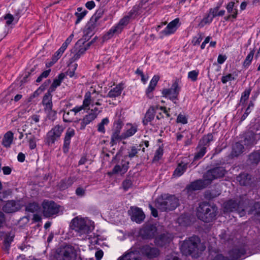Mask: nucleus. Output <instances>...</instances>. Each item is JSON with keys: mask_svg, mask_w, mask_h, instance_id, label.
I'll return each instance as SVG.
<instances>
[{"mask_svg": "<svg viewBox=\"0 0 260 260\" xmlns=\"http://www.w3.org/2000/svg\"><path fill=\"white\" fill-rule=\"evenodd\" d=\"M223 207L224 212H237L240 217L245 215L246 210H247L249 214L260 216V203L254 202L243 197L228 201L224 203Z\"/></svg>", "mask_w": 260, "mask_h": 260, "instance_id": "obj_1", "label": "nucleus"}, {"mask_svg": "<svg viewBox=\"0 0 260 260\" xmlns=\"http://www.w3.org/2000/svg\"><path fill=\"white\" fill-rule=\"evenodd\" d=\"M180 249L183 254L192 255V256L196 257L205 249V247L201 244L198 237L192 236L183 241Z\"/></svg>", "mask_w": 260, "mask_h": 260, "instance_id": "obj_2", "label": "nucleus"}, {"mask_svg": "<svg viewBox=\"0 0 260 260\" xmlns=\"http://www.w3.org/2000/svg\"><path fill=\"white\" fill-rule=\"evenodd\" d=\"M70 227L80 236L90 233L94 229L93 222L87 218L80 216H77L72 220Z\"/></svg>", "mask_w": 260, "mask_h": 260, "instance_id": "obj_3", "label": "nucleus"}, {"mask_svg": "<svg viewBox=\"0 0 260 260\" xmlns=\"http://www.w3.org/2000/svg\"><path fill=\"white\" fill-rule=\"evenodd\" d=\"M217 213V208L215 206L203 202L199 204L197 208V215L202 221L209 222L215 219Z\"/></svg>", "mask_w": 260, "mask_h": 260, "instance_id": "obj_4", "label": "nucleus"}, {"mask_svg": "<svg viewBox=\"0 0 260 260\" xmlns=\"http://www.w3.org/2000/svg\"><path fill=\"white\" fill-rule=\"evenodd\" d=\"M179 205V201L174 195L164 194L157 199L155 206L161 211H169L175 209Z\"/></svg>", "mask_w": 260, "mask_h": 260, "instance_id": "obj_5", "label": "nucleus"}, {"mask_svg": "<svg viewBox=\"0 0 260 260\" xmlns=\"http://www.w3.org/2000/svg\"><path fill=\"white\" fill-rule=\"evenodd\" d=\"M54 257L56 260H76L77 252L71 246H66L56 250Z\"/></svg>", "mask_w": 260, "mask_h": 260, "instance_id": "obj_6", "label": "nucleus"}, {"mask_svg": "<svg viewBox=\"0 0 260 260\" xmlns=\"http://www.w3.org/2000/svg\"><path fill=\"white\" fill-rule=\"evenodd\" d=\"M43 214L46 217H49L58 214L60 206L52 201L45 200L42 203Z\"/></svg>", "mask_w": 260, "mask_h": 260, "instance_id": "obj_7", "label": "nucleus"}, {"mask_svg": "<svg viewBox=\"0 0 260 260\" xmlns=\"http://www.w3.org/2000/svg\"><path fill=\"white\" fill-rule=\"evenodd\" d=\"M226 171L223 167H215L207 171L204 175L203 178H206L210 184L213 180L223 177Z\"/></svg>", "mask_w": 260, "mask_h": 260, "instance_id": "obj_8", "label": "nucleus"}, {"mask_svg": "<svg viewBox=\"0 0 260 260\" xmlns=\"http://www.w3.org/2000/svg\"><path fill=\"white\" fill-rule=\"evenodd\" d=\"M63 131L62 126L57 125L53 127L47 135V142L48 145L53 144L60 137Z\"/></svg>", "mask_w": 260, "mask_h": 260, "instance_id": "obj_9", "label": "nucleus"}, {"mask_svg": "<svg viewBox=\"0 0 260 260\" xmlns=\"http://www.w3.org/2000/svg\"><path fill=\"white\" fill-rule=\"evenodd\" d=\"M129 17H124L120 20L119 23L114 27L110 29L104 36V39L108 40L110 39L115 33H119L122 30L123 26L126 25L128 22Z\"/></svg>", "mask_w": 260, "mask_h": 260, "instance_id": "obj_10", "label": "nucleus"}, {"mask_svg": "<svg viewBox=\"0 0 260 260\" xmlns=\"http://www.w3.org/2000/svg\"><path fill=\"white\" fill-rule=\"evenodd\" d=\"M180 87L177 81H175L170 88L163 89L162 94L164 96L169 98L171 100L174 101V100L177 99Z\"/></svg>", "mask_w": 260, "mask_h": 260, "instance_id": "obj_11", "label": "nucleus"}, {"mask_svg": "<svg viewBox=\"0 0 260 260\" xmlns=\"http://www.w3.org/2000/svg\"><path fill=\"white\" fill-rule=\"evenodd\" d=\"M237 180L242 186L252 188L255 186L254 178L247 173H243L237 177Z\"/></svg>", "mask_w": 260, "mask_h": 260, "instance_id": "obj_12", "label": "nucleus"}, {"mask_svg": "<svg viewBox=\"0 0 260 260\" xmlns=\"http://www.w3.org/2000/svg\"><path fill=\"white\" fill-rule=\"evenodd\" d=\"M95 39L96 38L95 37L91 42L87 43L86 46H80L78 48L77 45H76L75 48L71 50L72 53H74V55L70 59L71 62H73L79 59L81 55L85 53L90 45L95 40Z\"/></svg>", "mask_w": 260, "mask_h": 260, "instance_id": "obj_13", "label": "nucleus"}, {"mask_svg": "<svg viewBox=\"0 0 260 260\" xmlns=\"http://www.w3.org/2000/svg\"><path fill=\"white\" fill-rule=\"evenodd\" d=\"M133 221L141 223L144 219L145 216L143 211L137 207H132L128 211Z\"/></svg>", "mask_w": 260, "mask_h": 260, "instance_id": "obj_14", "label": "nucleus"}, {"mask_svg": "<svg viewBox=\"0 0 260 260\" xmlns=\"http://www.w3.org/2000/svg\"><path fill=\"white\" fill-rule=\"evenodd\" d=\"M141 251L143 255L148 258L157 257L160 254V251L157 248L148 245L142 246L141 248Z\"/></svg>", "mask_w": 260, "mask_h": 260, "instance_id": "obj_15", "label": "nucleus"}, {"mask_svg": "<svg viewBox=\"0 0 260 260\" xmlns=\"http://www.w3.org/2000/svg\"><path fill=\"white\" fill-rule=\"evenodd\" d=\"M102 95L94 92L92 93L87 92L85 94L84 99L83 100V105L85 107H88L90 105L93 107L95 102L101 100Z\"/></svg>", "mask_w": 260, "mask_h": 260, "instance_id": "obj_16", "label": "nucleus"}, {"mask_svg": "<svg viewBox=\"0 0 260 260\" xmlns=\"http://www.w3.org/2000/svg\"><path fill=\"white\" fill-rule=\"evenodd\" d=\"M173 239V235L169 233L161 234L155 238V243L159 246L163 247L169 244Z\"/></svg>", "mask_w": 260, "mask_h": 260, "instance_id": "obj_17", "label": "nucleus"}, {"mask_svg": "<svg viewBox=\"0 0 260 260\" xmlns=\"http://www.w3.org/2000/svg\"><path fill=\"white\" fill-rule=\"evenodd\" d=\"M117 260H142L141 254L139 251L136 250L129 249L126 251Z\"/></svg>", "mask_w": 260, "mask_h": 260, "instance_id": "obj_18", "label": "nucleus"}, {"mask_svg": "<svg viewBox=\"0 0 260 260\" xmlns=\"http://www.w3.org/2000/svg\"><path fill=\"white\" fill-rule=\"evenodd\" d=\"M21 206L18 201L10 200L7 201L3 207L4 212L8 213H13L19 210Z\"/></svg>", "mask_w": 260, "mask_h": 260, "instance_id": "obj_19", "label": "nucleus"}, {"mask_svg": "<svg viewBox=\"0 0 260 260\" xmlns=\"http://www.w3.org/2000/svg\"><path fill=\"white\" fill-rule=\"evenodd\" d=\"M98 25L97 22L94 21L93 19H90L84 29V40H88L92 36Z\"/></svg>", "mask_w": 260, "mask_h": 260, "instance_id": "obj_20", "label": "nucleus"}, {"mask_svg": "<svg viewBox=\"0 0 260 260\" xmlns=\"http://www.w3.org/2000/svg\"><path fill=\"white\" fill-rule=\"evenodd\" d=\"M210 183L208 182V181L206 180V178H203V179H199L192 182L187 188L190 191L198 190L205 188Z\"/></svg>", "mask_w": 260, "mask_h": 260, "instance_id": "obj_21", "label": "nucleus"}, {"mask_svg": "<svg viewBox=\"0 0 260 260\" xmlns=\"http://www.w3.org/2000/svg\"><path fill=\"white\" fill-rule=\"evenodd\" d=\"M156 233V228L153 225H149L144 227L140 232L144 239L153 238Z\"/></svg>", "mask_w": 260, "mask_h": 260, "instance_id": "obj_22", "label": "nucleus"}, {"mask_svg": "<svg viewBox=\"0 0 260 260\" xmlns=\"http://www.w3.org/2000/svg\"><path fill=\"white\" fill-rule=\"evenodd\" d=\"M179 22V18H176L170 22L166 28L161 31L163 36H168L173 34L177 29Z\"/></svg>", "mask_w": 260, "mask_h": 260, "instance_id": "obj_23", "label": "nucleus"}, {"mask_svg": "<svg viewBox=\"0 0 260 260\" xmlns=\"http://www.w3.org/2000/svg\"><path fill=\"white\" fill-rule=\"evenodd\" d=\"M75 134V132L74 129L71 128H69L67 129L64 138V144L63 146L64 152L67 153L69 151L71 138L73 137Z\"/></svg>", "mask_w": 260, "mask_h": 260, "instance_id": "obj_24", "label": "nucleus"}, {"mask_svg": "<svg viewBox=\"0 0 260 260\" xmlns=\"http://www.w3.org/2000/svg\"><path fill=\"white\" fill-rule=\"evenodd\" d=\"M257 138L253 134L250 129L245 134L244 143L246 146H252L255 144Z\"/></svg>", "mask_w": 260, "mask_h": 260, "instance_id": "obj_25", "label": "nucleus"}, {"mask_svg": "<svg viewBox=\"0 0 260 260\" xmlns=\"http://www.w3.org/2000/svg\"><path fill=\"white\" fill-rule=\"evenodd\" d=\"M248 163L251 166H256L260 162V152L254 151L248 156Z\"/></svg>", "mask_w": 260, "mask_h": 260, "instance_id": "obj_26", "label": "nucleus"}, {"mask_svg": "<svg viewBox=\"0 0 260 260\" xmlns=\"http://www.w3.org/2000/svg\"><path fill=\"white\" fill-rule=\"evenodd\" d=\"M129 162L122 160L120 165H116L112 170L113 174L125 173L128 170Z\"/></svg>", "mask_w": 260, "mask_h": 260, "instance_id": "obj_27", "label": "nucleus"}, {"mask_svg": "<svg viewBox=\"0 0 260 260\" xmlns=\"http://www.w3.org/2000/svg\"><path fill=\"white\" fill-rule=\"evenodd\" d=\"M50 91H48L44 95L42 100V104L44 107L45 109H50V108H52V94Z\"/></svg>", "mask_w": 260, "mask_h": 260, "instance_id": "obj_28", "label": "nucleus"}, {"mask_svg": "<svg viewBox=\"0 0 260 260\" xmlns=\"http://www.w3.org/2000/svg\"><path fill=\"white\" fill-rule=\"evenodd\" d=\"M155 111L153 107H150L147 111L143 120V123L146 125L153 120L155 116Z\"/></svg>", "mask_w": 260, "mask_h": 260, "instance_id": "obj_29", "label": "nucleus"}, {"mask_svg": "<svg viewBox=\"0 0 260 260\" xmlns=\"http://www.w3.org/2000/svg\"><path fill=\"white\" fill-rule=\"evenodd\" d=\"M187 163H179L173 173V176L175 177L181 176L186 170L187 168Z\"/></svg>", "mask_w": 260, "mask_h": 260, "instance_id": "obj_30", "label": "nucleus"}, {"mask_svg": "<svg viewBox=\"0 0 260 260\" xmlns=\"http://www.w3.org/2000/svg\"><path fill=\"white\" fill-rule=\"evenodd\" d=\"M159 80V77L158 76H154L151 79L149 85L146 90V94L150 99L152 98V95H150V93L154 89L157 82Z\"/></svg>", "mask_w": 260, "mask_h": 260, "instance_id": "obj_31", "label": "nucleus"}, {"mask_svg": "<svg viewBox=\"0 0 260 260\" xmlns=\"http://www.w3.org/2000/svg\"><path fill=\"white\" fill-rule=\"evenodd\" d=\"M245 251L242 249L234 248L229 252V255L232 260H238L244 255Z\"/></svg>", "mask_w": 260, "mask_h": 260, "instance_id": "obj_32", "label": "nucleus"}, {"mask_svg": "<svg viewBox=\"0 0 260 260\" xmlns=\"http://www.w3.org/2000/svg\"><path fill=\"white\" fill-rule=\"evenodd\" d=\"M13 139V134L11 131L7 132L4 136L2 141V144L7 148L10 147Z\"/></svg>", "mask_w": 260, "mask_h": 260, "instance_id": "obj_33", "label": "nucleus"}, {"mask_svg": "<svg viewBox=\"0 0 260 260\" xmlns=\"http://www.w3.org/2000/svg\"><path fill=\"white\" fill-rule=\"evenodd\" d=\"M243 150L244 147L243 145L238 142L236 143L233 147L231 155L232 156L237 157L243 152Z\"/></svg>", "mask_w": 260, "mask_h": 260, "instance_id": "obj_34", "label": "nucleus"}, {"mask_svg": "<svg viewBox=\"0 0 260 260\" xmlns=\"http://www.w3.org/2000/svg\"><path fill=\"white\" fill-rule=\"evenodd\" d=\"M96 118L95 114H93L90 112L88 115H86L83 119L81 122V128L83 129L85 126L88 124L90 122L93 121Z\"/></svg>", "mask_w": 260, "mask_h": 260, "instance_id": "obj_35", "label": "nucleus"}, {"mask_svg": "<svg viewBox=\"0 0 260 260\" xmlns=\"http://www.w3.org/2000/svg\"><path fill=\"white\" fill-rule=\"evenodd\" d=\"M74 182V179L71 178L62 180L59 183V187L61 190H64L71 186Z\"/></svg>", "mask_w": 260, "mask_h": 260, "instance_id": "obj_36", "label": "nucleus"}, {"mask_svg": "<svg viewBox=\"0 0 260 260\" xmlns=\"http://www.w3.org/2000/svg\"><path fill=\"white\" fill-rule=\"evenodd\" d=\"M30 121V125L31 129L34 130H38V128L40 127V125L38 123L40 121V116L38 115H33L29 119Z\"/></svg>", "mask_w": 260, "mask_h": 260, "instance_id": "obj_37", "label": "nucleus"}, {"mask_svg": "<svg viewBox=\"0 0 260 260\" xmlns=\"http://www.w3.org/2000/svg\"><path fill=\"white\" fill-rule=\"evenodd\" d=\"M213 136L211 134L204 136L199 142L200 146L207 147L211 141H213Z\"/></svg>", "mask_w": 260, "mask_h": 260, "instance_id": "obj_38", "label": "nucleus"}, {"mask_svg": "<svg viewBox=\"0 0 260 260\" xmlns=\"http://www.w3.org/2000/svg\"><path fill=\"white\" fill-rule=\"evenodd\" d=\"M122 87L120 85L116 86L115 87L111 89L108 92V96L109 98H116L120 95L122 91Z\"/></svg>", "mask_w": 260, "mask_h": 260, "instance_id": "obj_39", "label": "nucleus"}, {"mask_svg": "<svg viewBox=\"0 0 260 260\" xmlns=\"http://www.w3.org/2000/svg\"><path fill=\"white\" fill-rule=\"evenodd\" d=\"M82 9H83L81 7L78 8V11L75 13V16L77 17V20L75 22L76 24H78L87 13L86 10L82 11Z\"/></svg>", "mask_w": 260, "mask_h": 260, "instance_id": "obj_40", "label": "nucleus"}, {"mask_svg": "<svg viewBox=\"0 0 260 260\" xmlns=\"http://www.w3.org/2000/svg\"><path fill=\"white\" fill-rule=\"evenodd\" d=\"M206 152V147L201 146L199 144L197 147V152L194 157V160H197L202 158Z\"/></svg>", "mask_w": 260, "mask_h": 260, "instance_id": "obj_41", "label": "nucleus"}, {"mask_svg": "<svg viewBox=\"0 0 260 260\" xmlns=\"http://www.w3.org/2000/svg\"><path fill=\"white\" fill-rule=\"evenodd\" d=\"M109 122V119L107 117L102 119V121L98 125V132L104 134L105 133V125H108Z\"/></svg>", "mask_w": 260, "mask_h": 260, "instance_id": "obj_42", "label": "nucleus"}, {"mask_svg": "<svg viewBox=\"0 0 260 260\" xmlns=\"http://www.w3.org/2000/svg\"><path fill=\"white\" fill-rule=\"evenodd\" d=\"M31 133L26 134V138L28 140L29 146L30 149H34L36 147V141L37 140L35 136H32L30 138L28 137V135H30Z\"/></svg>", "mask_w": 260, "mask_h": 260, "instance_id": "obj_43", "label": "nucleus"}, {"mask_svg": "<svg viewBox=\"0 0 260 260\" xmlns=\"http://www.w3.org/2000/svg\"><path fill=\"white\" fill-rule=\"evenodd\" d=\"M250 131L252 132L253 134L257 138H260V124L256 123L250 128Z\"/></svg>", "mask_w": 260, "mask_h": 260, "instance_id": "obj_44", "label": "nucleus"}, {"mask_svg": "<svg viewBox=\"0 0 260 260\" xmlns=\"http://www.w3.org/2000/svg\"><path fill=\"white\" fill-rule=\"evenodd\" d=\"M123 138V134L122 135L117 134V133H114L113 132L112 135L111 136V142L112 146L116 144L117 142L120 141Z\"/></svg>", "mask_w": 260, "mask_h": 260, "instance_id": "obj_45", "label": "nucleus"}, {"mask_svg": "<svg viewBox=\"0 0 260 260\" xmlns=\"http://www.w3.org/2000/svg\"><path fill=\"white\" fill-rule=\"evenodd\" d=\"M39 209V206L36 203L28 204L26 207V211L30 212H35Z\"/></svg>", "mask_w": 260, "mask_h": 260, "instance_id": "obj_46", "label": "nucleus"}, {"mask_svg": "<svg viewBox=\"0 0 260 260\" xmlns=\"http://www.w3.org/2000/svg\"><path fill=\"white\" fill-rule=\"evenodd\" d=\"M137 131V127L136 126H132L130 128L127 129L126 132L123 134V138L129 137L134 135Z\"/></svg>", "mask_w": 260, "mask_h": 260, "instance_id": "obj_47", "label": "nucleus"}, {"mask_svg": "<svg viewBox=\"0 0 260 260\" xmlns=\"http://www.w3.org/2000/svg\"><path fill=\"white\" fill-rule=\"evenodd\" d=\"M213 18L212 17L211 15L209 13L207 16L204 18L200 23L199 24V26L200 27H203L205 25L209 24L211 23L213 20Z\"/></svg>", "mask_w": 260, "mask_h": 260, "instance_id": "obj_48", "label": "nucleus"}, {"mask_svg": "<svg viewBox=\"0 0 260 260\" xmlns=\"http://www.w3.org/2000/svg\"><path fill=\"white\" fill-rule=\"evenodd\" d=\"M254 55V50H252L250 51V52L248 54V55L246 56V59L243 63V66L244 67H247L248 66L253 57Z\"/></svg>", "mask_w": 260, "mask_h": 260, "instance_id": "obj_49", "label": "nucleus"}, {"mask_svg": "<svg viewBox=\"0 0 260 260\" xmlns=\"http://www.w3.org/2000/svg\"><path fill=\"white\" fill-rule=\"evenodd\" d=\"M104 14V10L103 9H99L98 10L95 14L91 17L90 19H93L94 21L97 22L99 18H100Z\"/></svg>", "mask_w": 260, "mask_h": 260, "instance_id": "obj_50", "label": "nucleus"}, {"mask_svg": "<svg viewBox=\"0 0 260 260\" xmlns=\"http://www.w3.org/2000/svg\"><path fill=\"white\" fill-rule=\"evenodd\" d=\"M63 52L60 50V49H58L55 53L54 55L52 57V61L51 62V64H53L55 63L57 60L61 57V55L63 54Z\"/></svg>", "mask_w": 260, "mask_h": 260, "instance_id": "obj_51", "label": "nucleus"}, {"mask_svg": "<svg viewBox=\"0 0 260 260\" xmlns=\"http://www.w3.org/2000/svg\"><path fill=\"white\" fill-rule=\"evenodd\" d=\"M45 112L47 114L49 119L53 120L56 114L55 111L52 110V108H50V109H45Z\"/></svg>", "mask_w": 260, "mask_h": 260, "instance_id": "obj_52", "label": "nucleus"}, {"mask_svg": "<svg viewBox=\"0 0 260 260\" xmlns=\"http://www.w3.org/2000/svg\"><path fill=\"white\" fill-rule=\"evenodd\" d=\"M164 260H182L179 257L178 254L176 253H171L167 254Z\"/></svg>", "mask_w": 260, "mask_h": 260, "instance_id": "obj_53", "label": "nucleus"}, {"mask_svg": "<svg viewBox=\"0 0 260 260\" xmlns=\"http://www.w3.org/2000/svg\"><path fill=\"white\" fill-rule=\"evenodd\" d=\"M234 80H235V78L231 74H228L226 75L225 76H222L221 78V82L223 84H225L229 81H231Z\"/></svg>", "mask_w": 260, "mask_h": 260, "instance_id": "obj_54", "label": "nucleus"}, {"mask_svg": "<svg viewBox=\"0 0 260 260\" xmlns=\"http://www.w3.org/2000/svg\"><path fill=\"white\" fill-rule=\"evenodd\" d=\"M60 83H61V82L59 80H58V79L57 78L55 79L54 80L52 85L50 87L48 91H49L50 92L54 91L55 90L56 88L60 85Z\"/></svg>", "mask_w": 260, "mask_h": 260, "instance_id": "obj_55", "label": "nucleus"}, {"mask_svg": "<svg viewBox=\"0 0 260 260\" xmlns=\"http://www.w3.org/2000/svg\"><path fill=\"white\" fill-rule=\"evenodd\" d=\"M199 74V72L195 70L190 71L188 74V77L192 81H195L197 80V77Z\"/></svg>", "mask_w": 260, "mask_h": 260, "instance_id": "obj_56", "label": "nucleus"}, {"mask_svg": "<svg viewBox=\"0 0 260 260\" xmlns=\"http://www.w3.org/2000/svg\"><path fill=\"white\" fill-rule=\"evenodd\" d=\"M250 94L249 90H245L244 92L242 93L240 102L242 104H244V103L248 99L249 96Z\"/></svg>", "mask_w": 260, "mask_h": 260, "instance_id": "obj_57", "label": "nucleus"}, {"mask_svg": "<svg viewBox=\"0 0 260 260\" xmlns=\"http://www.w3.org/2000/svg\"><path fill=\"white\" fill-rule=\"evenodd\" d=\"M77 67V64L75 63L73 66V68H70L66 73V75L67 76H69L70 77L72 78L75 75V71L76 70Z\"/></svg>", "mask_w": 260, "mask_h": 260, "instance_id": "obj_58", "label": "nucleus"}, {"mask_svg": "<svg viewBox=\"0 0 260 260\" xmlns=\"http://www.w3.org/2000/svg\"><path fill=\"white\" fill-rule=\"evenodd\" d=\"M177 122L186 124L187 122V118L185 115L179 114L177 118Z\"/></svg>", "mask_w": 260, "mask_h": 260, "instance_id": "obj_59", "label": "nucleus"}, {"mask_svg": "<svg viewBox=\"0 0 260 260\" xmlns=\"http://www.w3.org/2000/svg\"><path fill=\"white\" fill-rule=\"evenodd\" d=\"M44 90V88H42V86H40L37 90H36L32 95L29 97L30 100L37 97L39 96Z\"/></svg>", "mask_w": 260, "mask_h": 260, "instance_id": "obj_60", "label": "nucleus"}, {"mask_svg": "<svg viewBox=\"0 0 260 260\" xmlns=\"http://www.w3.org/2000/svg\"><path fill=\"white\" fill-rule=\"evenodd\" d=\"M138 153V150L135 146L131 147L129 151H128V156L130 158H133Z\"/></svg>", "mask_w": 260, "mask_h": 260, "instance_id": "obj_61", "label": "nucleus"}, {"mask_svg": "<svg viewBox=\"0 0 260 260\" xmlns=\"http://www.w3.org/2000/svg\"><path fill=\"white\" fill-rule=\"evenodd\" d=\"M163 154V149L161 147H159L156 151L154 159L155 160H158Z\"/></svg>", "mask_w": 260, "mask_h": 260, "instance_id": "obj_62", "label": "nucleus"}, {"mask_svg": "<svg viewBox=\"0 0 260 260\" xmlns=\"http://www.w3.org/2000/svg\"><path fill=\"white\" fill-rule=\"evenodd\" d=\"M198 36V37H196L193 39L192 43L194 45H199L203 39V36L201 34H199Z\"/></svg>", "mask_w": 260, "mask_h": 260, "instance_id": "obj_63", "label": "nucleus"}, {"mask_svg": "<svg viewBox=\"0 0 260 260\" xmlns=\"http://www.w3.org/2000/svg\"><path fill=\"white\" fill-rule=\"evenodd\" d=\"M132 184V182L130 180L126 179L124 180L122 183L123 187L124 190H127Z\"/></svg>", "mask_w": 260, "mask_h": 260, "instance_id": "obj_64", "label": "nucleus"}]
</instances>
